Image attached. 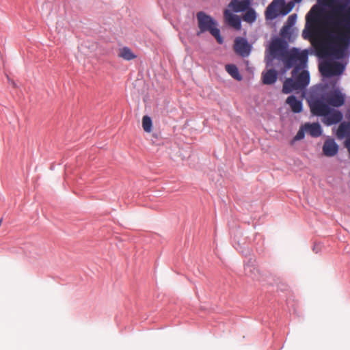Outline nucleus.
<instances>
[{
    "instance_id": "29",
    "label": "nucleus",
    "mask_w": 350,
    "mask_h": 350,
    "mask_svg": "<svg viewBox=\"0 0 350 350\" xmlns=\"http://www.w3.org/2000/svg\"><path fill=\"white\" fill-rule=\"evenodd\" d=\"M292 1L294 2V4H295L296 3H298L301 2V0H293Z\"/></svg>"
},
{
    "instance_id": "25",
    "label": "nucleus",
    "mask_w": 350,
    "mask_h": 350,
    "mask_svg": "<svg viewBox=\"0 0 350 350\" xmlns=\"http://www.w3.org/2000/svg\"><path fill=\"white\" fill-rule=\"evenodd\" d=\"M305 132H306V131L304 129V125H303L299 129V130L297 133L296 135L295 136L294 140L295 141H298V140H301V139H304V136H305Z\"/></svg>"
},
{
    "instance_id": "30",
    "label": "nucleus",
    "mask_w": 350,
    "mask_h": 350,
    "mask_svg": "<svg viewBox=\"0 0 350 350\" xmlns=\"http://www.w3.org/2000/svg\"><path fill=\"white\" fill-rule=\"evenodd\" d=\"M225 66H235V65H234V64H226Z\"/></svg>"
},
{
    "instance_id": "6",
    "label": "nucleus",
    "mask_w": 350,
    "mask_h": 350,
    "mask_svg": "<svg viewBox=\"0 0 350 350\" xmlns=\"http://www.w3.org/2000/svg\"><path fill=\"white\" fill-rule=\"evenodd\" d=\"M234 49L236 53L244 57L250 53L252 46L246 38L238 37L234 40Z\"/></svg>"
},
{
    "instance_id": "19",
    "label": "nucleus",
    "mask_w": 350,
    "mask_h": 350,
    "mask_svg": "<svg viewBox=\"0 0 350 350\" xmlns=\"http://www.w3.org/2000/svg\"><path fill=\"white\" fill-rule=\"evenodd\" d=\"M244 12L245 13L242 16L244 21L252 23L256 20V12L250 6L248 9Z\"/></svg>"
},
{
    "instance_id": "8",
    "label": "nucleus",
    "mask_w": 350,
    "mask_h": 350,
    "mask_svg": "<svg viewBox=\"0 0 350 350\" xmlns=\"http://www.w3.org/2000/svg\"><path fill=\"white\" fill-rule=\"evenodd\" d=\"M326 100L329 105L339 107L345 103V95L339 90H334L327 94Z\"/></svg>"
},
{
    "instance_id": "11",
    "label": "nucleus",
    "mask_w": 350,
    "mask_h": 350,
    "mask_svg": "<svg viewBox=\"0 0 350 350\" xmlns=\"http://www.w3.org/2000/svg\"><path fill=\"white\" fill-rule=\"evenodd\" d=\"M250 5V0H232L228 7L230 8L234 12L238 13L245 11Z\"/></svg>"
},
{
    "instance_id": "7",
    "label": "nucleus",
    "mask_w": 350,
    "mask_h": 350,
    "mask_svg": "<svg viewBox=\"0 0 350 350\" xmlns=\"http://www.w3.org/2000/svg\"><path fill=\"white\" fill-rule=\"evenodd\" d=\"M280 37L274 36L271 39V41L269 44V46L266 49L265 55H269V54L271 53L272 49H273V47H274V46H275L278 39H282L284 41H288V42L291 40V28L286 27V25H284L280 29Z\"/></svg>"
},
{
    "instance_id": "14",
    "label": "nucleus",
    "mask_w": 350,
    "mask_h": 350,
    "mask_svg": "<svg viewBox=\"0 0 350 350\" xmlns=\"http://www.w3.org/2000/svg\"><path fill=\"white\" fill-rule=\"evenodd\" d=\"M278 79V73L274 69H269L262 73V81L263 84L271 85Z\"/></svg>"
},
{
    "instance_id": "4",
    "label": "nucleus",
    "mask_w": 350,
    "mask_h": 350,
    "mask_svg": "<svg viewBox=\"0 0 350 350\" xmlns=\"http://www.w3.org/2000/svg\"><path fill=\"white\" fill-rule=\"evenodd\" d=\"M198 20V26L199 31L197 35L200 33L209 32L217 40L219 44H222L224 38L221 36L220 29L217 27V21L203 11L198 12L196 14Z\"/></svg>"
},
{
    "instance_id": "5",
    "label": "nucleus",
    "mask_w": 350,
    "mask_h": 350,
    "mask_svg": "<svg viewBox=\"0 0 350 350\" xmlns=\"http://www.w3.org/2000/svg\"><path fill=\"white\" fill-rule=\"evenodd\" d=\"M307 101L311 113L317 116H325L330 112L329 105L326 104L321 97L310 95Z\"/></svg>"
},
{
    "instance_id": "10",
    "label": "nucleus",
    "mask_w": 350,
    "mask_h": 350,
    "mask_svg": "<svg viewBox=\"0 0 350 350\" xmlns=\"http://www.w3.org/2000/svg\"><path fill=\"white\" fill-rule=\"evenodd\" d=\"M338 146L332 139L325 141L323 146V152L326 157H333L337 154Z\"/></svg>"
},
{
    "instance_id": "17",
    "label": "nucleus",
    "mask_w": 350,
    "mask_h": 350,
    "mask_svg": "<svg viewBox=\"0 0 350 350\" xmlns=\"http://www.w3.org/2000/svg\"><path fill=\"white\" fill-rule=\"evenodd\" d=\"M327 120L328 124H336L340 122L342 119V114L340 111L330 109V112L327 114Z\"/></svg>"
},
{
    "instance_id": "23",
    "label": "nucleus",
    "mask_w": 350,
    "mask_h": 350,
    "mask_svg": "<svg viewBox=\"0 0 350 350\" xmlns=\"http://www.w3.org/2000/svg\"><path fill=\"white\" fill-rule=\"evenodd\" d=\"M120 56L126 60L134 59L136 56L133 54L132 51L128 47H124L120 53Z\"/></svg>"
},
{
    "instance_id": "1",
    "label": "nucleus",
    "mask_w": 350,
    "mask_h": 350,
    "mask_svg": "<svg viewBox=\"0 0 350 350\" xmlns=\"http://www.w3.org/2000/svg\"><path fill=\"white\" fill-rule=\"evenodd\" d=\"M332 30L325 31L323 40L314 44L319 58L318 66H347L350 55V18L334 17Z\"/></svg>"
},
{
    "instance_id": "18",
    "label": "nucleus",
    "mask_w": 350,
    "mask_h": 350,
    "mask_svg": "<svg viewBox=\"0 0 350 350\" xmlns=\"http://www.w3.org/2000/svg\"><path fill=\"white\" fill-rule=\"evenodd\" d=\"M317 5H314L306 16V29L312 24H314L317 20V14L314 12Z\"/></svg>"
},
{
    "instance_id": "16",
    "label": "nucleus",
    "mask_w": 350,
    "mask_h": 350,
    "mask_svg": "<svg viewBox=\"0 0 350 350\" xmlns=\"http://www.w3.org/2000/svg\"><path fill=\"white\" fill-rule=\"evenodd\" d=\"M286 103L289 105L291 110L294 113H300L302 111V103L295 96H290L287 98Z\"/></svg>"
},
{
    "instance_id": "2",
    "label": "nucleus",
    "mask_w": 350,
    "mask_h": 350,
    "mask_svg": "<svg viewBox=\"0 0 350 350\" xmlns=\"http://www.w3.org/2000/svg\"><path fill=\"white\" fill-rule=\"evenodd\" d=\"M308 51L300 50L299 48L288 49V41L278 39L271 53L265 55L266 66H273L275 59L281 61L283 66H307Z\"/></svg>"
},
{
    "instance_id": "15",
    "label": "nucleus",
    "mask_w": 350,
    "mask_h": 350,
    "mask_svg": "<svg viewBox=\"0 0 350 350\" xmlns=\"http://www.w3.org/2000/svg\"><path fill=\"white\" fill-rule=\"evenodd\" d=\"M304 129L313 137H318L322 133L321 125L318 122L306 123Z\"/></svg>"
},
{
    "instance_id": "9",
    "label": "nucleus",
    "mask_w": 350,
    "mask_h": 350,
    "mask_svg": "<svg viewBox=\"0 0 350 350\" xmlns=\"http://www.w3.org/2000/svg\"><path fill=\"white\" fill-rule=\"evenodd\" d=\"M224 18L226 23L235 29L236 30H240L241 29V18L234 14L230 10H225L224 12Z\"/></svg>"
},
{
    "instance_id": "24",
    "label": "nucleus",
    "mask_w": 350,
    "mask_h": 350,
    "mask_svg": "<svg viewBox=\"0 0 350 350\" xmlns=\"http://www.w3.org/2000/svg\"><path fill=\"white\" fill-rule=\"evenodd\" d=\"M297 14H293L288 17L287 21L285 25L286 27L291 28L296 23L297 21Z\"/></svg>"
},
{
    "instance_id": "13",
    "label": "nucleus",
    "mask_w": 350,
    "mask_h": 350,
    "mask_svg": "<svg viewBox=\"0 0 350 350\" xmlns=\"http://www.w3.org/2000/svg\"><path fill=\"white\" fill-rule=\"evenodd\" d=\"M345 67H319V71L323 77H330L340 75Z\"/></svg>"
},
{
    "instance_id": "26",
    "label": "nucleus",
    "mask_w": 350,
    "mask_h": 350,
    "mask_svg": "<svg viewBox=\"0 0 350 350\" xmlns=\"http://www.w3.org/2000/svg\"><path fill=\"white\" fill-rule=\"evenodd\" d=\"M302 36L304 39H308L310 37L309 33L306 29L303 30Z\"/></svg>"
},
{
    "instance_id": "28",
    "label": "nucleus",
    "mask_w": 350,
    "mask_h": 350,
    "mask_svg": "<svg viewBox=\"0 0 350 350\" xmlns=\"http://www.w3.org/2000/svg\"><path fill=\"white\" fill-rule=\"evenodd\" d=\"M11 84H12L13 88H16L17 87L16 83L14 81H11Z\"/></svg>"
},
{
    "instance_id": "27",
    "label": "nucleus",
    "mask_w": 350,
    "mask_h": 350,
    "mask_svg": "<svg viewBox=\"0 0 350 350\" xmlns=\"http://www.w3.org/2000/svg\"><path fill=\"white\" fill-rule=\"evenodd\" d=\"M350 3V0H342V3L344 6H348Z\"/></svg>"
},
{
    "instance_id": "21",
    "label": "nucleus",
    "mask_w": 350,
    "mask_h": 350,
    "mask_svg": "<svg viewBox=\"0 0 350 350\" xmlns=\"http://www.w3.org/2000/svg\"><path fill=\"white\" fill-rule=\"evenodd\" d=\"M228 73L234 79L237 81H241L242 79V76L239 73L238 70V67H225Z\"/></svg>"
},
{
    "instance_id": "3",
    "label": "nucleus",
    "mask_w": 350,
    "mask_h": 350,
    "mask_svg": "<svg viewBox=\"0 0 350 350\" xmlns=\"http://www.w3.org/2000/svg\"><path fill=\"white\" fill-rule=\"evenodd\" d=\"M305 67H294L291 78L286 79L282 87V92L289 94L294 90L304 89L310 82V74Z\"/></svg>"
},
{
    "instance_id": "20",
    "label": "nucleus",
    "mask_w": 350,
    "mask_h": 350,
    "mask_svg": "<svg viewBox=\"0 0 350 350\" xmlns=\"http://www.w3.org/2000/svg\"><path fill=\"white\" fill-rule=\"evenodd\" d=\"M152 122L151 118L148 116H144L142 118V127L145 132L150 133L152 131Z\"/></svg>"
},
{
    "instance_id": "22",
    "label": "nucleus",
    "mask_w": 350,
    "mask_h": 350,
    "mask_svg": "<svg viewBox=\"0 0 350 350\" xmlns=\"http://www.w3.org/2000/svg\"><path fill=\"white\" fill-rule=\"evenodd\" d=\"M282 9L280 10V14L283 16L288 14L289 12L292 11L293 9L295 4L293 1H289L287 3L284 2V4H279Z\"/></svg>"
},
{
    "instance_id": "12",
    "label": "nucleus",
    "mask_w": 350,
    "mask_h": 350,
    "mask_svg": "<svg viewBox=\"0 0 350 350\" xmlns=\"http://www.w3.org/2000/svg\"><path fill=\"white\" fill-rule=\"evenodd\" d=\"M278 4H284V0H273L267 8L265 11V17L269 20H273L278 16L276 9Z\"/></svg>"
}]
</instances>
